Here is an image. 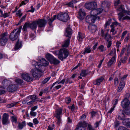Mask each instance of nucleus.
Here are the masks:
<instances>
[{
	"instance_id": "obj_1",
	"label": "nucleus",
	"mask_w": 130,
	"mask_h": 130,
	"mask_svg": "<svg viewBox=\"0 0 130 130\" xmlns=\"http://www.w3.org/2000/svg\"><path fill=\"white\" fill-rule=\"evenodd\" d=\"M57 18L60 21L66 22L70 19L68 14L67 12H60L56 16H53V18H51L48 20V22L50 26L52 25V23Z\"/></svg>"
},
{
	"instance_id": "obj_2",
	"label": "nucleus",
	"mask_w": 130,
	"mask_h": 130,
	"mask_svg": "<svg viewBox=\"0 0 130 130\" xmlns=\"http://www.w3.org/2000/svg\"><path fill=\"white\" fill-rule=\"evenodd\" d=\"M123 6L124 5H121L117 9L118 13L119 19L120 21L121 20L122 18L124 16V13H126L128 15H130V11H127L125 10L123 7Z\"/></svg>"
},
{
	"instance_id": "obj_3",
	"label": "nucleus",
	"mask_w": 130,
	"mask_h": 130,
	"mask_svg": "<svg viewBox=\"0 0 130 130\" xmlns=\"http://www.w3.org/2000/svg\"><path fill=\"white\" fill-rule=\"evenodd\" d=\"M69 52L67 49L63 48L61 49L58 54V58L63 60V59H66L68 56Z\"/></svg>"
},
{
	"instance_id": "obj_4",
	"label": "nucleus",
	"mask_w": 130,
	"mask_h": 130,
	"mask_svg": "<svg viewBox=\"0 0 130 130\" xmlns=\"http://www.w3.org/2000/svg\"><path fill=\"white\" fill-rule=\"evenodd\" d=\"M21 29L22 27L20 26L18 28L14 30L13 32L11 33L9 37L13 41L15 40L18 37Z\"/></svg>"
},
{
	"instance_id": "obj_5",
	"label": "nucleus",
	"mask_w": 130,
	"mask_h": 130,
	"mask_svg": "<svg viewBox=\"0 0 130 130\" xmlns=\"http://www.w3.org/2000/svg\"><path fill=\"white\" fill-rule=\"evenodd\" d=\"M121 115H118V119L122 120L123 124L126 125L127 128H130V119L129 118L125 119V116L123 113Z\"/></svg>"
},
{
	"instance_id": "obj_6",
	"label": "nucleus",
	"mask_w": 130,
	"mask_h": 130,
	"mask_svg": "<svg viewBox=\"0 0 130 130\" xmlns=\"http://www.w3.org/2000/svg\"><path fill=\"white\" fill-rule=\"evenodd\" d=\"M45 57L51 63L53 64L54 65H57L60 62V61L58 60L49 54H47L45 56Z\"/></svg>"
},
{
	"instance_id": "obj_7",
	"label": "nucleus",
	"mask_w": 130,
	"mask_h": 130,
	"mask_svg": "<svg viewBox=\"0 0 130 130\" xmlns=\"http://www.w3.org/2000/svg\"><path fill=\"white\" fill-rule=\"evenodd\" d=\"M0 38V44L2 46H4L6 44L8 40L7 33L4 32L1 35Z\"/></svg>"
},
{
	"instance_id": "obj_8",
	"label": "nucleus",
	"mask_w": 130,
	"mask_h": 130,
	"mask_svg": "<svg viewBox=\"0 0 130 130\" xmlns=\"http://www.w3.org/2000/svg\"><path fill=\"white\" fill-rule=\"evenodd\" d=\"M85 7L88 9L91 10L96 9L97 7V4L95 2H92L86 3Z\"/></svg>"
},
{
	"instance_id": "obj_9",
	"label": "nucleus",
	"mask_w": 130,
	"mask_h": 130,
	"mask_svg": "<svg viewBox=\"0 0 130 130\" xmlns=\"http://www.w3.org/2000/svg\"><path fill=\"white\" fill-rule=\"evenodd\" d=\"M29 27L32 29H35L37 27V25L39 27L41 26V19L34 21L31 23H29Z\"/></svg>"
},
{
	"instance_id": "obj_10",
	"label": "nucleus",
	"mask_w": 130,
	"mask_h": 130,
	"mask_svg": "<svg viewBox=\"0 0 130 130\" xmlns=\"http://www.w3.org/2000/svg\"><path fill=\"white\" fill-rule=\"evenodd\" d=\"M87 126V124L85 121H80L79 123L77 126L75 130H82L83 129H85V127Z\"/></svg>"
},
{
	"instance_id": "obj_11",
	"label": "nucleus",
	"mask_w": 130,
	"mask_h": 130,
	"mask_svg": "<svg viewBox=\"0 0 130 130\" xmlns=\"http://www.w3.org/2000/svg\"><path fill=\"white\" fill-rule=\"evenodd\" d=\"M40 69V68L38 69H32L31 70L30 72L34 77L37 78L39 77L41 72Z\"/></svg>"
},
{
	"instance_id": "obj_12",
	"label": "nucleus",
	"mask_w": 130,
	"mask_h": 130,
	"mask_svg": "<svg viewBox=\"0 0 130 130\" xmlns=\"http://www.w3.org/2000/svg\"><path fill=\"white\" fill-rule=\"evenodd\" d=\"M21 76L22 79L27 82H30L33 79V78L28 73L22 74Z\"/></svg>"
},
{
	"instance_id": "obj_13",
	"label": "nucleus",
	"mask_w": 130,
	"mask_h": 130,
	"mask_svg": "<svg viewBox=\"0 0 130 130\" xmlns=\"http://www.w3.org/2000/svg\"><path fill=\"white\" fill-rule=\"evenodd\" d=\"M96 19V17L92 16L91 15H88L86 19V21L89 23H92L94 22Z\"/></svg>"
},
{
	"instance_id": "obj_14",
	"label": "nucleus",
	"mask_w": 130,
	"mask_h": 130,
	"mask_svg": "<svg viewBox=\"0 0 130 130\" xmlns=\"http://www.w3.org/2000/svg\"><path fill=\"white\" fill-rule=\"evenodd\" d=\"M101 34L102 36L104 37L105 40L106 41H111V36L110 35L108 34V32H107L104 34V31L103 29L101 30Z\"/></svg>"
},
{
	"instance_id": "obj_15",
	"label": "nucleus",
	"mask_w": 130,
	"mask_h": 130,
	"mask_svg": "<svg viewBox=\"0 0 130 130\" xmlns=\"http://www.w3.org/2000/svg\"><path fill=\"white\" fill-rule=\"evenodd\" d=\"M130 103L128 99L125 98L121 102V105L124 108H127Z\"/></svg>"
},
{
	"instance_id": "obj_16",
	"label": "nucleus",
	"mask_w": 130,
	"mask_h": 130,
	"mask_svg": "<svg viewBox=\"0 0 130 130\" xmlns=\"http://www.w3.org/2000/svg\"><path fill=\"white\" fill-rule=\"evenodd\" d=\"M17 85L13 84H11L8 86L7 90L9 92H13L17 90Z\"/></svg>"
},
{
	"instance_id": "obj_17",
	"label": "nucleus",
	"mask_w": 130,
	"mask_h": 130,
	"mask_svg": "<svg viewBox=\"0 0 130 130\" xmlns=\"http://www.w3.org/2000/svg\"><path fill=\"white\" fill-rule=\"evenodd\" d=\"M66 34H67V35H66V37H68L69 38H71V35L72 34V31L70 25L68 26L66 29Z\"/></svg>"
},
{
	"instance_id": "obj_18",
	"label": "nucleus",
	"mask_w": 130,
	"mask_h": 130,
	"mask_svg": "<svg viewBox=\"0 0 130 130\" xmlns=\"http://www.w3.org/2000/svg\"><path fill=\"white\" fill-rule=\"evenodd\" d=\"M8 118V115L7 114L4 113V114L2 119V123L4 124H6L9 123Z\"/></svg>"
},
{
	"instance_id": "obj_19",
	"label": "nucleus",
	"mask_w": 130,
	"mask_h": 130,
	"mask_svg": "<svg viewBox=\"0 0 130 130\" xmlns=\"http://www.w3.org/2000/svg\"><path fill=\"white\" fill-rule=\"evenodd\" d=\"M78 14L79 15V18L80 20H82L84 19L86 13L83 9H79V11Z\"/></svg>"
},
{
	"instance_id": "obj_20",
	"label": "nucleus",
	"mask_w": 130,
	"mask_h": 130,
	"mask_svg": "<svg viewBox=\"0 0 130 130\" xmlns=\"http://www.w3.org/2000/svg\"><path fill=\"white\" fill-rule=\"evenodd\" d=\"M125 86L124 82L122 80L120 82L119 85V86L117 91L118 92H121L124 88Z\"/></svg>"
},
{
	"instance_id": "obj_21",
	"label": "nucleus",
	"mask_w": 130,
	"mask_h": 130,
	"mask_svg": "<svg viewBox=\"0 0 130 130\" xmlns=\"http://www.w3.org/2000/svg\"><path fill=\"white\" fill-rule=\"evenodd\" d=\"M22 42L20 41L19 40L18 42L16 43L14 47V49L15 50H18L19 48L21 47L22 46Z\"/></svg>"
},
{
	"instance_id": "obj_22",
	"label": "nucleus",
	"mask_w": 130,
	"mask_h": 130,
	"mask_svg": "<svg viewBox=\"0 0 130 130\" xmlns=\"http://www.w3.org/2000/svg\"><path fill=\"white\" fill-rule=\"evenodd\" d=\"M104 79L103 77H101L100 78L97 79L95 81L93 82L94 85H100V83L102 82Z\"/></svg>"
},
{
	"instance_id": "obj_23",
	"label": "nucleus",
	"mask_w": 130,
	"mask_h": 130,
	"mask_svg": "<svg viewBox=\"0 0 130 130\" xmlns=\"http://www.w3.org/2000/svg\"><path fill=\"white\" fill-rule=\"evenodd\" d=\"M116 58L115 56H113L109 61L107 63L108 66H110L114 63Z\"/></svg>"
},
{
	"instance_id": "obj_24",
	"label": "nucleus",
	"mask_w": 130,
	"mask_h": 130,
	"mask_svg": "<svg viewBox=\"0 0 130 130\" xmlns=\"http://www.w3.org/2000/svg\"><path fill=\"white\" fill-rule=\"evenodd\" d=\"M2 81V84L4 85L5 84H7L9 82V81L5 77L1 76L0 77V82Z\"/></svg>"
},
{
	"instance_id": "obj_25",
	"label": "nucleus",
	"mask_w": 130,
	"mask_h": 130,
	"mask_svg": "<svg viewBox=\"0 0 130 130\" xmlns=\"http://www.w3.org/2000/svg\"><path fill=\"white\" fill-rule=\"evenodd\" d=\"M41 63L42 64L41 65L47 66L48 65L49 62L47 61L44 58H42L41 59Z\"/></svg>"
},
{
	"instance_id": "obj_26",
	"label": "nucleus",
	"mask_w": 130,
	"mask_h": 130,
	"mask_svg": "<svg viewBox=\"0 0 130 130\" xmlns=\"http://www.w3.org/2000/svg\"><path fill=\"white\" fill-rule=\"evenodd\" d=\"M66 80L65 79H63L60 82H58V81H56L53 84L51 87L50 89H52V88L57 84H64Z\"/></svg>"
},
{
	"instance_id": "obj_27",
	"label": "nucleus",
	"mask_w": 130,
	"mask_h": 130,
	"mask_svg": "<svg viewBox=\"0 0 130 130\" xmlns=\"http://www.w3.org/2000/svg\"><path fill=\"white\" fill-rule=\"evenodd\" d=\"M32 64L33 65H35L36 69H38L41 67V64L40 63H37L35 61H32Z\"/></svg>"
},
{
	"instance_id": "obj_28",
	"label": "nucleus",
	"mask_w": 130,
	"mask_h": 130,
	"mask_svg": "<svg viewBox=\"0 0 130 130\" xmlns=\"http://www.w3.org/2000/svg\"><path fill=\"white\" fill-rule=\"evenodd\" d=\"M99 51L101 52H103L106 51V48L103 45H101L98 47Z\"/></svg>"
},
{
	"instance_id": "obj_29",
	"label": "nucleus",
	"mask_w": 130,
	"mask_h": 130,
	"mask_svg": "<svg viewBox=\"0 0 130 130\" xmlns=\"http://www.w3.org/2000/svg\"><path fill=\"white\" fill-rule=\"evenodd\" d=\"M77 1L76 0H72L70 2L67 4L66 5H68L69 7H73V4L77 2Z\"/></svg>"
},
{
	"instance_id": "obj_30",
	"label": "nucleus",
	"mask_w": 130,
	"mask_h": 130,
	"mask_svg": "<svg viewBox=\"0 0 130 130\" xmlns=\"http://www.w3.org/2000/svg\"><path fill=\"white\" fill-rule=\"evenodd\" d=\"M79 36L77 37V39L79 41H82L83 39L85 37L84 34L79 32Z\"/></svg>"
},
{
	"instance_id": "obj_31",
	"label": "nucleus",
	"mask_w": 130,
	"mask_h": 130,
	"mask_svg": "<svg viewBox=\"0 0 130 130\" xmlns=\"http://www.w3.org/2000/svg\"><path fill=\"white\" fill-rule=\"evenodd\" d=\"M62 109L61 108L57 109L55 117L60 116V115L62 113Z\"/></svg>"
},
{
	"instance_id": "obj_32",
	"label": "nucleus",
	"mask_w": 130,
	"mask_h": 130,
	"mask_svg": "<svg viewBox=\"0 0 130 130\" xmlns=\"http://www.w3.org/2000/svg\"><path fill=\"white\" fill-rule=\"evenodd\" d=\"M92 11L90 12V13L91 15L94 17H96L98 14L97 11L96 9H95L91 10Z\"/></svg>"
},
{
	"instance_id": "obj_33",
	"label": "nucleus",
	"mask_w": 130,
	"mask_h": 130,
	"mask_svg": "<svg viewBox=\"0 0 130 130\" xmlns=\"http://www.w3.org/2000/svg\"><path fill=\"white\" fill-rule=\"evenodd\" d=\"M70 38H69L65 41L64 43L62 46L67 47L68 46L70 42Z\"/></svg>"
},
{
	"instance_id": "obj_34",
	"label": "nucleus",
	"mask_w": 130,
	"mask_h": 130,
	"mask_svg": "<svg viewBox=\"0 0 130 130\" xmlns=\"http://www.w3.org/2000/svg\"><path fill=\"white\" fill-rule=\"evenodd\" d=\"M25 126V122H22L21 123H19L18 126V128L20 129H22L23 127Z\"/></svg>"
},
{
	"instance_id": "obj_35",
	"label": "nucleus",
	"mask_w": 130,
	"mask_h": 130,
	"mask_svg": "<svg viewBox=\"0 0 130 130\" xmlns=\"http://www.w3.org/2000/svg\"><path fill=\"white\" fill-rule=\"evenodd\" d=\"M91 51V50L90 47H87L85 48L84 51L83 52L82 54H85L86 53H90Z\"/></svg>"
},
{
	"instance_id": "obj_36",
	"label": "nucleus",
	"mask_w": 130,
	"mask_h": 130,
	"mask_svg": "<svg viewBox=\"0 0 130 130\" xmlns=\"http://www.w3.org/2000/svg\"><path fill=\"white\" fill-rule=\"evenodd\" d=\"M88 28L89 29L92 30V31L95 32L96 29V27L95 25H92L89 26Z\"/></svg>"
},
{
	"instance_id": "obj_37",
	"label": "nucleus",
	"mask_w": 130,
	"mask_h": 130,
	"mask_svg": "<svg viewBox=\"0 0 130 130\" xmlns=\"http://www.w3.org/2000/svg\"><path fill=\"white\" fill-rule=\"evenodd\" d=\"M11 121L13 123H13H16L17 122V117L16 116H12L11 117Z\"/></svg>"
},
{
	"instance_id": "obj_38",
	"label": "nucleus",
	"mask_w": 130,
	"mask_h": 130,
	"mask_svg": "<svg viewBox=\"0 0 130 130\" xmlns=\"http://www.w3.org/2000/svg\"><path fill=\"white\" fill-rule=\"evenodd\" d=\"M29 23H26L23 28L22 29L23 31H26L27 28L29 27Z\"/></svg>"
},
{
	"instance_id": "obj_39",
	"label": "nucleus",
	"mask_w": 130,
	"mask_h": 130,
	"mask_svg": "<svg viewBox=\"0 0 130 130\" xmlns=\"http://www.w3.org/2000/svg\"><path fill=\"white\" fill-rule=\"evenodd\" d=\"M112 20L111 19H109L107 21L105 24L104 28L106 29L107 28V26H109Z\"/></svg>"
},
{
	"instance_id": "obj_40",
	"label": "nucleus",
	"mask_w": 130,
	"mask_h": 130,
	"mask_svg": "<svg viewBox=\"0 0 130 130\" xmlns=\"http://www.w3.org/2000/svg\"><path fill=\"white\" fill-rule=\"evenodd\" d=\"M128 55H125L124 57L120 60L123 63H125L126 62V61L128 58Z\"/></svg>"
},
{
	"instance_id": "obj_41",
	"label": "nucleus",
	"mask_w": 130,
	"mask_h": 130,
	"mask_svg": "<svg viewBox=\"0 0 130 130\" xmlns=\"http://www.w3.org/2000/svg\"><path fill=\"white\" fill-rule=\"evenodd\" d=\"M123 113L124 114V113L128 115L130 114V108H127V109H125L124 112H123L121 114H120L119 115H121Z\"/></svg>"
},
{
	"instance_id": "obj_42",
	"label": "nucleus",
	"mask_w": 130,
	"mask_h": 130,
	"mask_svg": "<svg viewBox=\"0 0 130 130\" xmlns=\"http://www.w3.org/2000/svg\"><path fill=\"white\" fill-rule=\"evenodd\" d=\"M110 4V3H109V2H108L107 1H103L102 2L101 4H102V6L103 7H108V6H107V4Z\"/></svg>"
},
{
	"instance_id": "obj_43",
	"label": "nucleus",
	"mask_w": 130,
	"mask_h": 130,
	"mask_svg": "<svg viewBox=\"0 0 130 130\" xmlns=\"http://www.w3.org/2000/svg\"><path fill=\"white\" fill-rule=\"evenodd\" d=\"M18 102H14L7 105V107L8 108H10L15 106Z\"/></svg>"
},
{
	"instance_id": "obj_44",
	"label": "nucleus",
	"mask_w": 130,
	"mask_h": 130,
	"mask_svg": "<svg viewBox=\"0 0 130 130\" xmlns=\"http://www.w3.org/2000/svg\"><path fill=\"white\" fill-rule=\"evenodd\" d=\"M36 96V95H34L29 96L27 98V99H30L31 100L34 101V102L35 100L37 99Z\"/></svg>"
},
{
	"instance_id": "obj_45",
	"label": "nucleus",
	"mask_w": 130,
	"mask_h": 130,
	"mask_svg": "<svg viewBox=\"0 0 130 130\" xmlns=\"http://www.w3.org/2000/svg\"><path fill=\"white\" fill-rule=\"evenodd\" d=\"M50 78V77H48L44 79L42 81L41 86L42 85H44L49 80Z\"/></svg>"
},
{
	"instance_id": "obj_46",
	"label": "nucleus",
	"mask_w": 130,
	"mask_h": 130,
	"mask_svg": "<svg viewBox=\"0 0 130 130\" xmlns=\"http://www.w3.org/2000/svg\"><path fill=\"white\" fill-rule=\"evenodd\" d=\"M46 23V21L44 19H41V27H44Z\"/></svg>"
},
{
	"instance_id": "obj_47",
	"label": "nucleus",
	"mask_w": 130,
	"mask_h": 130,
	"mask_svg": "<svg viewBox=\"0 0 130 130\" xmlns=\"http://www.w3.org/2000/svg\"><path fill=\"white\" fill-rule=\"evenodd\" d=\"M127 31H125L123 32L121 36V41H123V40L124 38V36L127 34Z\"/></svg>"
},
{
	"instance_id": "obj_48",
	"label": "nucleus",
	"mask_w": 130,
	"mask_h": 130,
	"mask_svg": "<svg viewBox=\"0 0 130 130\" xmlns=\"http://www.w3.org/2000/svg\"><path fill=\"white\" fill-rule=\"evenodd\" d=\"M16 14L19 16L20 18H21L22 15V13L21 12L20 10H19L16 12Z\"/></svg>"
},
{
	"instance_id": "obj_49",
	"label": "nucleus",
	"mask_w": 130,
	"mask_h": 130,
	"mask_svg": "<svg viewBox=\"0 0 130 130\" xmlns=\"http://www.w3.org/2000/svg\"><path fill=\"white\" fill-rule=\"evenodd\" d=\"M120 24L119 23L116 21H115L114 22H113L112 24L110 26V27H114L115 26H117V25H119Z\"/></svg>"
},
{
	"instance_id": "obj_50",
	"label": "nucleus",
	"mask_w": 130,
	"mask_h": 130,
	"mask_svg": "<svg viewBox=\"0 0 130 130\" xmlns=\"http://www.w3.org/2000/svg\"><path fill=\"white\" fill-rule=\"evenodd\" d=\"M116 49L115 48H114L113 49H112L111 51V52L112 53V54H113V56H115V57H116Z\"/></svg>"
},
{
	"instance_id": "obj_51",
	"label": "nucleus",
	"mask_w": 130,
	"mask_h": 130,
	"mask_svg": "<svg viewBox=\"0 0 130 130\" xmlns=\"http://www.w3.org/2000/svg\"><path fill=\"white\" fill-rule=\"evenodd\" d=\"M15 82L18 84H21L23 82L22 81L21 79L19 78L16 79L15 80Z\"/></svg>"
},
{
	"instance_id": "obj_52",
	"label": "nucleus",
	"mask_w": 130,
	"mask_h": 130,
	"mask_svg": "<svg viewBox=\"0 0 130 130\" xmlns=\"http://www.w3.org/2000/svg\"><path fill=\"white\" fill-rule=\"evenodd\" d=\"M107 47L109 48L111 45L112 41H107Z\"/></svg>"
},
{
	"instance_id": "obj_53",
	"label": "nucleus",
	"mask_w": 130,
	"mask_h": 130,
	"mask_svg": "<svg viewBox=\"0 0 130 130\" xmlns=\"http://www.w3.org/2000/svg\"><path fill=\"white\" fill-rule=\"evenodd\" d=\"M48 88H47L44 89V90H42L41 91V96L42 94L44 93H47L48 92Z\"/></svg>"
},
{
	"instance_id": "obj_54",
	"label": "nucleus",
	"mask_w": 130,
	"mask_h": 130,
	"mask_svg": "<svg viewBox=\"0 0 130 130\" xmlns=\"http://www.w3.org/2000/svg\"><path fill=\"white\" fill-rule=\"evenodd\" d=\"M126 49L125 48H122L121 53L120 55V57H121L122 55L123 54L124 52H125Z\"/></svg>"
},
{
	"instance_id": "obj_55",
	"label": "nucleus",
	"mask_w": 130,
	"mask_h": 130,
	"mask_svg": "<svg viewBox=\"0 0 130 130\" xmlns=\"http://www.w3.org/2000/svg\"><path fill=\"white\" fill-rule=\"evenodd\" d=\"M119 84V80L118 78L117 77H115L114 79V84L117 86Z\"/></svg>"
},
{
	"instance_id": "obj_56",
	"label": "nucleus",
	"mask_w": 130,
	"mask_h": 130,
	"mask_svg": "<svg viewBox=\"0 0 130 130\" xmlns=\"http://www.w3.org/2000/svg\"><path fill=\"white\" fill-rule=\"evenodd\" d=\"M120 124V122L118 121H116L114 123V126L115 127H116Z\"/></svg>"
},
{
	"instance_id": "obj_57",
	"label": "nucleus",
	"mask_w": 130,
	"mask_h": 130,
	"mask_svg": "<svg viewBox=\"0 0 130 130\" xmlns=\"http://www.w3.org/2000/svg\"><path fill=\"white\" fill-rule=\"evenodd\" d=\"M87 74L86 73V71H82L80 74V75L81 76L84 77Z\"/></svg>"
},
{
	"instance_id": "obj_58",
	"label": "nucleus",
	"mask_w": 130,
	"mask_h": 130,
	"mask_svg": "<svg viewBox=\"0 0 130 130\" xmlns=\"http://www.w3.org/2000/svg\"><path fill=\"white\" fill-rule=\"evenodd\" d=\"M26 16V14L24 15L22 18L20 20L19 23H21V22L23 21L25 19V18Z\"/></svg>"
},
{
	"instance_id": "obj_59",
	"label": "nucleus",
	"mask_w": 130,
	"mask_h": 130,
	"mask_svg": "<svg viewBox=\"0 0 130 130\" xmlns=\"http://www.w3.org/2000/svg\"><path fill=\"white\" fill-rule=\"evenodd\" d=\"M57 118L58 119V121L57 122V123L59 125L61 122V118L60 116H58L55 117Z\"/></svg>"
},
{
	"instance_id": "obj_60",
	"label": "nucleus",
	"mask_w": 130,
	"mask_h": 130,
	"mask_svg": "<svg viewBox=\"0 0 130 130\" xmlns=\"http://www.w3.org/2000/svg\"><path fill=\"white\" fill-rule=\"evenodd\" d=\"M122 20H130V17L128 15H126L123 17L122 18Z\"/></svg>"
},
{
	"instance_id": "obj_61",
	"label": "nucleus",
	"mask_w": 130,
	"mask_h": 130,
	"mask_svg": "<svg viewBox=\"0 0 130 130\" xmlns=\"http://www.w3.org/2000/svg\"><path fill=\"white\" fill-rule=\"evenodd\" d=\"M130 38V37L129 36V34L127 35V36L125 38L124 41L125 42H128V40Z\"/></svg>"
},
{
	"instance_id": "obj_62",
	"label": "nucleus",
	"mask_w": 130,
	"mask_h": 130,
	"mask_svg": "<svg viewBox=\"0 0 130 130\" xmlns=\"http://www.w3.org/2000/svg\"><path fill=\"white\" fill-rule=\"evenodd\" d=\"M88 127L89 130H95V129L90 124L88 125Z\"/></svg>"
},
{
	"instance_id": "obj_63",
	"label": "nucleus",
	"mask_w": 130,
	"mask_h": 130,
	"mask_svg": "<svg viewBox=\"0 0 130 130\" xmlns=\"http://www.w3.org/2000/svg\"><path fill=\"white\" fill-rule=\"evenodd\" d=\"M71 101V99L69 97L67 98L66 99V102L67 104L69 103Z\"/></svg>"
},
{
	"instance_id": "obj_64",
	"label": "nucleus",
	"mask_w": 130,
	"mask_h": 130,
	"mask_svg": "<svg viewBox=\"0 0 130 130\" xmlns=\"http://www.w3.org/2000/svg\"><path fill=\"white\" fill-rule=\"evenodd\" d=\"M30 115L32 116L35 117L36 116V112L31 110L30 112Z\"/></svg>"
}]
</instances>
